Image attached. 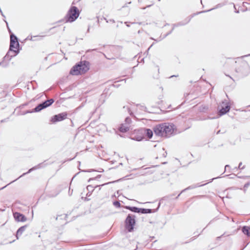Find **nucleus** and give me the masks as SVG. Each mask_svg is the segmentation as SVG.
Returning <instances> with one entry per match:
<instances>
[{
  "instance_id": "nucleus-34",
  "label": "nucleus",
  "mask_w": 250,
  "mask_h": 250,
  "mask_svg": "<svg viewBox=\"0 0 250 250\" xmlns=\"http://www.w3.org/2000/svg\"><path fill=\"white\" fill-rule=\"evenodd\" d=\"M250 185V182H247L244 186V188H248Z\"/></svg>"
},
{
  "instance_id": "nucleus-6",
  "label": "nucleus",
  "mask_w": 250,
  "mask_h": 250,
  "mask_svg": "<svg viewBox=\"0 0 250 250\" xmlns=\"http://www.w3.org/2000/svg\"><path fill=\"white\" fill-rule=\"evenodd\" d=\"M230 105L229 103H225L224 102H222V104L221 105L220 107L218 106V107L217 116L216 117H208V119H213L218 118L229 112L230 110Z\"/></svg>"
},
{
  "instance_id": "nucleus-58",
  "label": "nucleus",
  "mask_w": 250,
  "mask_h": 250,
  "mask_svg": "<svg viewBox=\"0 0 250 250\" xmlns=\"http://www.w3.org/2000/svg\"><path fill=\"white\" fill-rule=\"evenodd\" d=\"M167 163V162H163V163H162V164H163V165H165V164H166Z\"/></svg>"
},
{
  "instance_id": "nucleus-52",
  "label": "nucleus",
  "mask_w": 250,
  "mask_h": 250,
  "mask_svg": "<svg viewBox=\"0 0 250 250\" xmlns=\"http://www.w3.org/2000/svg\"><path fill=\"white\" fill-rule=\"evenodd\" d=\"M215 219V218H214L213 220H211V221L209 222V223L208 224V225H209L210 224H211V222H212L213 221H214Z\"/></svg>"
},
{
  "instance_id": "nucleus-44",
  "label": "nucleus",
  "mask_w": 250,
  "mask_h": 250,
  "mask_svg": "<svg viewBox=\"0 0 250 250\" xmlns=\"http://www.w3.org/2000/svg\"><path fill=\"white\" fill-rule=\"evenodd\" d=\"M167 155V151H165V152H164V153H163V156L164 157H166Z\"/></svg>"
},
{
  "instance_id": "nucleus-35",
  "label": "nucleus",
  "mask_w": 250,
  "mask_h": 250,
  "mask_svg": "<svg viewBox=\"0 0 250 250\" xmlns=\"http://www.w3.org/2000/svg\"><path fill=\"white\" fill-rule=\"evenodd\" d=\"M94 171H95V170L93 169H87V170H83L82 171L85 172H90Z\"/></svg>"
},
{
  "instance_id": "nucleus-26",
  "label": "nucleus",
  "mask_w": 250,
  "mask_h": 250,
  "mask_svg": "<svg viewBox=\"0 0 250 250\" xmlns=\"http://www.w3.org/2000/svg\"><path fill=\"white\" fill-rule=\"evenodd\" d=\"M125 122L126 124L129 125L131 122V119L130 117H127L125 118Z\"/></svg>"
},
{
  "instance_id": "nucleus-33",
  "label": "nucleus",
  "mask_w": 250,
  "mask_h": 250,
  "mask_svg": "<svg viewBox=\"0 0 250 250\" xmlns=\"http://www.w3.org/2000/svg\"><path fill=\"white\" fill-rule=\"evenodd\" d=\"M33 112H35V111H33V109L32 110H27L24 113H23L22 114L23 115H25L26 114H27V113H33Z\"/></svg>"
},
{
  "instance_id": "nucleus-24",
  "label": "nucleus",
  "mask_w": 250,
  "mask_h": 250,
  "mask_svg": "<svg viewBox=\"0 0 250 250\" xmlns=\"http://www.w3.org/2000/svg\"><path fill=\"white\" fill-rule=\"evenodd\" d=\"M195 188V185H191V186L188 187V188H185L184 189L182 190L181 191V192L175 198V199H177L183 192L186 191V190H189V189H193V188Z\"/></svg>"
},
{
  "instance_id": "nucleus-38",
  "label": "nucleus",
  "mask_w": 250,
  "mask_h": 250,
  "mask_svg": "<svg viewBox=\"0 0 250 250\" xmlns=\"http://www.w3.org/2000/svg\"><path fill=\"white\" fill-rule=\"evenodd\" d=\"M141 109L143 110H144L145 111H146L147 108L146 106H141Z\"/></svg>"
},
{
  "instance_id": "nucleus-39",
  "label": "nucleus",
  "mask_w": 250,
  "mask_h": 250,
  "mask_svg": "<svg viewBox=\"0 0 250 250\" xmlns=\"http://www.w3.org/2000/svg\"><path fill=\"white\" fill-rule=\"evenodd\" d=\"M26 174H27V173H26V172L23 173L22 175H21L20 176H19L17 179H19V178L26 175Z\"/></svg>"
},
{
  "instance_id": "nucleus-45",
  "label": "nucleus",
  "mask_w": 250,
  "mask_h": 250,
  "mask_svg": "<svg viewBox=\"0 0 250 250\" xmlns=\"http://www.w3.org/2000/svg\"><path fill=\"white\" fill-rule=\"evenodd\" d=\"M230 167L229 165H226V166H225V171H226V169H227V168L228 167Z\"/></svg>"
},
{
  "instance_id": "nucleus-61",
  "label": "nucleus",
  "mask_w": 250,
  "mask_h": 250,
  "mask_svg": "<svg viewBox=\"0 0 250 250\" xmlns=\"http://www.w3.org/2000/svg\"><path fill=\"white\" fill-rule=\"evenodd\" d=\"M169 25V23H167L165 24V26H166L167 25Z\"/></svg>"
},
{
  "instance_id": "nucleus-2",
  "label": "nucleus",
  "mask_w": 250,
  "mask_h": 250,
  "mask_svg": "<svg viewBox=\"0 0 250 250\" xmlns=\"http://www.w3.org/2000/svg\"><path fill=\"white\" fill-rule=\"evenodd\" d=\"M21 50V47H20V44L18 46V44H14V47L11 48V44H10L9 49L5 56L3 58L2 61L0 62V66L3 67H7L9 65V62H4L5 60L10 61L13 57L18 55L20 50Z\"/></svg>"
},
{
  "instance_id": "nucleus-1",
  "label": "nucleus",
  "mask_w": 250,
  "mask_h": 250,
  "mask_svg": "<svg viewBox=\"0 0 250 250\" xmlns=\"http://www.w3.org/2000/svg\"><path fill=\"white\" fill-rule=\"evenodd\" d=\"M175 129V126L173 124L165 123L154 126L153 131L157 136L169 138L174 134Z\"/></svg>"
},
{
  "instance_id": "nucleus-27",
  "label": "nucleus",
  "mask_w": 250,
  "mask_h": 250,
  "mask_svg": "<svg viewBox=\"0 0 250 250\" xmlns=\"http://www.w3.org/2000/svg\"><path fill=\"white\" fill-rule=\"evenodd\" d=\"M199 236V235H197L196 236H195L194 237H192L190 238V240L189 241H186V242H183L181 243V244H187L194 240H195L198 236Z\"/></svg>"
},
{
  "instance_id": "nucleus-10",
  "label": "nucleus",
  "mask_w": 250,
  "mask_h": 250,
  "mask_svg": "<svg viewBox=\"0 0 250 250\" xmlns=\"http://www.w3.org/2000/svg\"><path fill=\"white\" fill-rule=\"evenodd\" d=\"M3 21L6 24V26H7L8 32L10 34V44H11V48L14 47V44H18V46H19L20 43L19 42L18 38L11 30L10 28L9 27L8 23L7 21L5 20H3Z\"/></svg>"
},
{
  "instance_id": "nucleus-47",
  "label": "nucleus",
  "mask_w": 250,
  "mask_h": 250,
  "mask_svg": "<svg viewBox=\"0 0 250 250\" xmlns=\"http://www.w3.org/2000/svg\"><path fill=\"white\" fill-rule=\"evenodd\" d=\"M221 237H222L221 236L217 237L216 239V240L219 241V240H220V239H221Z\"/></svg>"
},
{
  "instance_id": "nucleus-14",
  "label": "nucleus",
  "mask_w": 250,
  "mask_h": 250,
  "mask_svg": "<svg viewBox=\"0 0 250 250\" xmlns=\"http://www.w3.org/2000/svg\"><path fill=\"white\" fill-rule=\"evenodd\" d=\"M160 205H161V203H160V202H159L158 203L157 208L155 209L140 208L139 213L148 214V213H155L158 210V209L160 208Z\"/></svg>"
},
{
  "instance_id": "nucleus-13",
  "label": "nucleus",
  "mask_w": 250,
  "mask_h": 250,
  "mask_svg": "<svg viewBox=\"0 0 250 250\" xmlns=\"http://www.w3.org/2000/svg\"><path fill=\"white\" fill-rule=\"evenodd\" d=\"M46 160L44 161V162L41 163L37 165V166H35L32 168H30L27 172L26 173L29 174L31 173L32 171L38 169H40L42 168H44L46 167L47 165L51 164V163L48 164L46 163Z\"/></svg>"
},
{
  "instance_id": "nucleus-7",
  "label": "nucleus",
  "mask_w": 250,
  "mask_h": 250,
  "mask_svg": "<svg viewBox=\"0 0 250 250\" xmlns=\"http://www.w3.org/2000/svg\"><path fill=\"white\" fill-rule=\"evenodd\" d=\"M235 72L241 77L247 76L250 72L248 63L246 61H242L240 66L235 68Z\"/></svg>"
},
{
  "instance_id": "nucleus-37",
  "label": "nucleus",
  "mask_w": 250,
  "mask_h": 250,
  "mask_svg": "<svg viewBox=\"0 0 250 250\" xmlns=\"http://www.w3.org/2000/svg\"><path fill=\"white\" fill-rule=\"evenodd\" d=\"M219 178H220V177H219V176L215 177V178H213L210 179V181L208 183H210V182H212L214 179H218Z\"/></svg>"
},
{
  "instance_id": "nucleus-57",
  "label": "nucleus",
  "mask_w": 250,
  "mask_h": 250,
  "mask_svg": "<svg viewBox=\"0 0 250 250\" xmlns=\"http://www.w3.org/2000/svg\"><path fill=\"white\" fill-rule=\"evenodd\" d=\"M104 20L106 21V22H108V21L105 18H104Z\"/></svg>"
},
{
  "instance_id": "nucleus-36",
  "label": "nucleus",
  "mask_w": 250,
  "mask_h": 250,
  "mask_svg": "<svg viewBox=\"0 0 250 250\" xmlns=\"http://www.w3.org/2000/svg\"><path fill=\"white\" fill-rule=\"evenodd\" d=\"M207 183L206 184H202V185H200L199 183H197L195 185V188H198V187H202V186H203L204 185H206Z\"/></svg>"
},
{
  "instance_id": "nucleus-31",
  "label": "nucleus",
  "mask_w": 250,
  "mask_h": 250,
  "mask_svg": "<svg viewBox=\"0 0 250 250\" xmlns=\"http://www.w3.org/2000/svg\"><path fill=\"white\" fill-rule=\"evenodd\" d=\"M123 108H124V109L126 108L127 109L128 112L129 114H130V115H131V116L133 115V112L130 110V108L128 106L126 107L125 106H124Z\"/></svg>"
},
{
  "instance_id": "nucleus-56",
  "label": "nucleus",
  "mask_w": 250,
  "mask_h": 250,
  "mask_svg": "<svg viewBox=\"0 0 250 250\" xmlns=\"http://www.w3.org/2000/svg\"><path fill=\"white\" fill-rule=\"evenodd\" d=\"M207 109V108H205V107H204L203 108V109L202 111H203V112H205V109Z\"/></svg>"
},
{
  "instance_id": "nucleus-23",
  "label": "nucleus",
  "mask_w": 250,
  "mask_h": 250,
  "mask_svg": "<svg viewBox=\"0 0 250 250\" xmlns=\"http://www.w3.org/2000/svg\"><path fill=\"white\" fill-rule=\"evenodd\" d=\"M242 232L247 236H250V226H244L242 228Z\"/></svg>"
},
{
  "instance_id": "nucleus-42",
  "label": "nucleus",
  "mask_w": 250,
  "mask_h": 250,
  "mask_svg": "<svg viewBox=\"0 0 250 250\" xmlns=\"http://www.w3.org/2000/svg\"><path fill=\"white\" fill-rule=\"evenodd\" d=\"M132 24H138L139 25H141L142 24V22H132L131 23Z\"/></svg>"
},
{
  "instance_id": "nucleus-53",
  "label": "nucleus",
  "mask_w": 250,
  "mask_h": 250,
  "mask_svg": "<svg viewBox=\"0 0 250 250\" xmlns=\"http://www.w3.org/2000/svg\"><path fill=\"white\" fill-rule=\"evenodd\" d=\"M234 12H235L236 13H239V10H237V9H235Z\"/></svg>"
},
{
  "instance_id": "nucleus-28",
  "label": "nucleus",
  "mask_w": 250,
  "mask_h": 250,
  "mask_svg": "<svg viewBox=\"0 0 250 250\" xmlns=\"http://www.w3.org/2000/svg\"><path fill=\"white\" fill-rule=\"evenodd\" d=\"M101 175H98L96 177L94 178H90L88 179V182H90L91 180H96L100 178L101 177Z\"/></svg>"
},
{
  "instance_id": "nucleus-46",
  "label": "nucleus",
  "mask_w": 250,
  "mask_h": 250,
  "mask_svg": "<svg viewBox=\"0 0 250 250\" xmlns=\"http://www.w3.org/2000/svg\"><path fill=\"white\" fill-rule=\"evenodd\" d=\"M125 23L126 24L127 27H130V25L128 24V22L127 21L125 22Z\"/></svg>"
},
{
  "instance_id": "nucleus-43",
  "label": "nucleus",
  "mask_w": 250,
  "mask_h": 250,
  "mask_svg": "<svg viewBox=\"0 0 250 250\" xmlns=\"http://www.w3.org/2000/svg\"><path fill=\"white\" fill-rule=\"evenodd\" d=\"M79 172H78V173H76V174H75L74 175V176L73 177V178H72V179H71V181L70 184L71 183L72 181L73 180V179H74V178H75V177H76L78 174H79Z\"/></svg>"
},
{
  "instance_id": "nucleus-21",
  "label": "nucleus",
  "mask_w": 250,
  "mask_h": 250,
  "mask_svg": "<svg viewBox=\"0 0 250 250\" xmlns=\"http://www.w3.org/2000/svg\"><path fill=\"white\" fill-rule=\"evenodd\" d=\"M124 208L125 209H128L132 212L139 213L140 208L136 207H131L129 206H124Z\"/></svg>"
},
{
  "instance_id": "nucleus-48",
  "label": "nucleus",
  "mask_w": 250,
  "mask_h": 250,
  "mask_svg": "<svg viewBox=\"0 0 250 250\" xmlns=\"http://www.w3.org/2000/svg\"><path fill=\"white\" fill-rule=\"evenodd\" d=\"M110 21V22H112L113 23H114L115 22V21L113 20V19H110L108 21Z\"/></svg>"
},
{
  "instance_id": "nucleus-22",
  "label": "nucleus",
  "mask_w": 250,
  "mask_h": 250,
  "mask_svg": "<svg viewBox=\"0 0 250 250\" xmlns=\"http://www.w3.org/2000/svg\"><path fill=\"white\" fill-rule=\"evenodd\" d=\"M129 127L128 125H125L124 124L120 125L118 130L122 133H125L129 130Z\"/></svg>"
},
{
  "instance_id": "nucleus-64",
  "label": "nucleus",
  "mask_w": 250,
  "mask_h": 250,
  "mask_svg": "<svg viewBox=\"0 0 250 250\" xmlns=\"http://www.w3.org/2000/svg\"><path fill=\"white\" fill-rule=\"evenodd\" d=\"M126 6H126V4H125V5H124V6H123V8H124V7H126Z\"/></svg>"
},
{
  "instance_id": "nucleus-9",
  "label": "nucleus",
  "mask_w": 250,
  "mask_h": 250,
  "mask_svg": "<svg viewBox=\"0 0 250 250\" xmlns=\"http://www.w3.org/2000/svg\"><path fill=\"white\" fill-rule=\"evenodd\" d=\"M68 114L66 112H63L58 114H56L50 119L51 124H56L57 122L62 121L67 118Z\"/></svg>"
},
{
  "instance_id": "nucleus-60",
  "label": "nucleus",
  "mask_w": 250,
  "mask_h": 250,
  "mask_svg": "<svg viewBox=\"0 0 250 250\" xmlns=\"http://www.w3.org/2000/svg\"><path fill=\"white\" fill-rule=\"evenodd\" d=\"M225 233H226L225 232V233H224L222 235H221V237L224 236V235H225Z\"/></svg>"
},
{
  "instance_id": "nucleus-18",
  "label": "nucleus",
  "mask_w": 250,
  "mask_h": 250,
  "mask_svg": "<svg viewBox=\"0 0 250 250\" xmlns=\"http://www.w3.org/2000/svg\"><path fill=\"white\" fill-rule=\"evenodd\" d=\"M193 17V16H192L191 17H188L186 19H185L184 21H180L179 22H177L176 23H174L172 24L173 27L174 28L176 27L181 26H184L186 25L187 23H188L191 20V18Z\"/></svg>"
},
{
  "instance_id": "nucleus-59",
  "label": "nucleus",
  "mask_w": 250,
  "mask_h": 250,
  "mask_svg": "<svg viewBox=\"0 0 250 250\" xmlns=\"http://www.w3.org/2000/svg\"><path fill=\"white\" fill-rule=\"evenodd\" d=\"M220 133V130H218L217 132V134H218Z\"/></svg>"
},
{
  "instance_id": "nucleus-55",
  "label": "nucleus",
  "mask_w": 250,
  "mask_h": 250,
  "mask_svg": "<svg viewBox=\"0 0 250 250\" xmlns=\"http://www.w3.org/2000/svg\"><path fill=\"white\" fill-rule=\"evenodd\" d=\"M143 62V63L144 62V58L141 60V62Z\"/></svg>"
},
{
  "instance_id": "nucleus-32",
  "label": "nucleus",
  "mask_w": 250,
  "mask_h": 250,
  "mask_svg": "<svg viewBox=\"0 0 250 250\" xmlns=\"http://www.w3.org/2000/svg\"><path fill=\"white\" fill-rule=\"evenodd\" d=\"M9 118L8 117V118H6L5 119L1 120L0 121V123H3L7 122H8L9 121Z\"/></svg>"
},
{
  "instance_id": "nucleus-12",
  "label": "nucleus",
  "mask_w": 250,
  "mask_h": 250,
  "mask_svg": "<svg viewBox=\"0 0 250 250\" xmlns=\"http://www.w3.org/2000/svg\"><path fill=\"white\" fill-rule=\"evenodd\" d=\"M46 160L44 161V162L41 163L37 165V166H35L32 168H30L27 172L26 173L29 174L31 173L32 171L38 169H40L42 168H44L46 167L47 165L51 164V163L48 164L46 163Z\"/></svg>"
},
{
  "instance_id": "nucleus-17",
  "label": "nucleus",
  "mask_w": 250,
  "mask_h": 250,
  "mask_svg": "<svg viewBox=\"0 0 250 250\" xmlns=\"http://www.w3.org/2000/svg\"><path fill=\"white\" fill-rule=\"evenodd\" d=\"M141 131L142 132L144 136L147 137L148 139H151L153 135V131L149 128H141Z\"/></svg>"
},
{
  "instance_id": "nucleus-54",
  "label": "nucleus",
  "mask_w": 250,
  "mask_h": 250,
  "mask_svg": "<svg viewBox=\"0 0 250 250\" xmlns=\"http://www.w3.org/2000/svg\"><path fill=\"white\" fill-rule=\"evenodd\" d=\"M152 45H151V46H150V47L147 49V51H146V52L147 53H148V50H149L150 48L151 47V46H152Z\"/></svg>"
},
{
  "instance_id": "nucleus-8",
  "label": "nucleus",
  "mask_w": 250,
  "mask_h": 250,
  "mask_svg": "<svg viewBox=\"0 0 250 250\" xmlns=\"http://www.w3.org/2000/svg\"><path fill=\"white\" fill-rule=\"evenodd\" d=\"M54 102V100L53 99H49L44 101L38 104L34 108H33V111H35V112H40L42 110L44 109L51 105Z\"/></svg>"
},
{
  "instance_id": "nucleus-25",
  "label": "nucleus",
  "mask_w": 250,
  "mask_h": 250,
  "mask_svg": "<svg viewBox=\"0 0 250 250\" xmlns=\"http://www.w3.org/2000/svg\"><path fill=\"white\" fill-rule=\"evenodd\" d=\"M113 204L116 208H120L121 206V203L119 201H114Z\"/></svg>"
},
{
  "instance_id": "nucleus-30",
  "label": "nucleus",
  "mask_w": 250,
  "mask_h": 250,
  "mask_svg": "<svg viewBox=\"0 0 250 250\" xmlns=\"http://www.w3.org/2000/svg\"><path fill=\"white\" fill-rule=\"evenodd\" d=\"M174 29V27H172V28L171 29V30L169 32H167V33L166 34L164 35V36H163V37L162 38V39H163L165 38L166 37H167V36H168L169 35L171 34L172 31H173Z\"/></svg>"
},
{
  "instance_id": "nucleus-51",
  "label": "nucleus",
  "mask_w": 250,
  "mask_h": 250,
  "mask_svg": "<svg viewBox=\"0 0 250 250\" xmlns=\"http://www.w3.org/2000/svg\"><path fill=\"white\" fill-rule=\"evenodd\" d=\"M248 56H250V54H248V55H244V56H242V58L246 57Z\"/></svg>"
},
{
  "instance_id": "nucleus-29",
  "label": "nucleus",
  "mask_w": 250,
  "mask_h": 250,
  "mask_svg": "<svg viewBox=\"0 0 250 250\" xmlns=\"http://www.w3.org/2000/svg\"><path fill=\"white\" fill-rule=\"evenodd\" d=\"M242 162H240L239 164V165H238V167H235L234 168V169H243L244 168H245V166H244L243 167H241V166H242Z\"/></svg>"
},
{
  "instance_id": "nucleus-63",
  "label": "nucleus",
  "mask_w": 250,
  "mask_h": 250,
  "mask_svg": "<svg viewBox=\"0 0 250 250\" xmlns=\"http://www.w3.org/2000/svg\"><path fill=\"white\" fill-rule=\"evenodd\" d=\"M125 81V82L126 79H123V80H121L120 81H121V82H122V81Z\"/></svg>"
},
{
  "instance_id": "nucleus-50",
  "label": "nucleus",
  "mask_w": 250,
  "mask_h": 250,
  "mask_svg": "<svg viewBox=\"0 0 250 250\" xmlns=\"http://www.w3.org/2000/svg\"><path fill=\"white\" fill-rule=\"evenodd\" d=\"M33 84V89H35L37 88V86L34 85L33 84Z\"/></svg>"
},
{
  "instance_id": "nucleus-11",
  "label": "nucleus",
  "mask_w": 250,
  "mask_h": 250,
  "mask_svg": "<svg viewBox=\"0 0 250 250\" xmlns=\"http://www.w3.org/2000/svg\"><path fill=\"white\" fill-rule=\"evenodd\" d=\"M130 139L132 140L140 142L145 139V136H143L141 129H138L134 135L130 137Z\"/></svg>"
},
{
  "instance_id": "nucleus-15",
  "label": "nucleus",
  "mask_w": 250,
  "mask_h": 250,
  "mask_svg": "<svg viewBox=\"0 0 250 250\" xmlns=\"http://www.w3.org/2000/svg\"><path fill=\"white\" fill-rule=\"evenodd\" d=\"M13 216L15 220L17 222H24L27 220L26 217L20 212H16L14 213Z\"/></svg>"
},
{
  "instance_id": "nucleus-62",
  "label": "nucleus",
  "mask_w": 250,
  "mask_h": 250,
  "mask_svg": "<svg viewBox=\"0 0 250 250\" xmlns=\"http://www.w3.org/2000/svg\"><path fill=\"white\" fill-rule=\"evenodd\" d=\"M205 195H200L199 196L200 197H205Z\"/></svg>"
},
{
  "instance_id": "nucleus-19",
  "label": "nucleus",
  "mask_w": 250,
  "mask_h": 250,
  "mask_svg": "<svg viewBox=\"0 0 250 250\" xmlns=\"http://www.w3.org/2000/svg\"><path fill=\"white\" fill-rule=\"evenodd\" d=\"M28 225H25L21 227L18 229L16 232V238L17 239H19V237L21 236L22 234V233L25 231L26 229L27 228Z\"/></svg>"
},
{
  "instance_id": "nucleus-3",
  "label": "nucleus",
  "mask_w": 250,
  "mask_h": 250,
  "mask_svg": "<svg viewBox=\"0 0 250 250\" xmlns=\"http://www.w3.org/2000/svg\"><path fill=\"white\" fill-rule=\"evenodd\" d=\"M89 69V62L87 61H82L74 65L70 71L72 75H79L85 74Z\"/></svg>"
},
{
  "instance_id": "nucleus-40",
  "label": "nucleus",
  "mask_w": 250,
  "mask_h": 250,
  "mask_svg": "<svg viewBox=\"0 0 250 250\" xmlns=\"http://www.w3.org/2000/svg\"><path fill=\"white\" fill-rule=\"evenodd\" d=\"M72 192H73V190H72L71 191L70 190V188H69V191H68V194L70 196L72 195Z\"/></svg>"
},
{
  "instance_id": "nucleus-5",
  "label": "nucleus",
  "mask_w": 250,
  "mask_h": 250,
  "mask_svg": "<svg viewBox=\"0 0 250 250\" xmlns=\"http://www.w3.org/2000/svg\"><path fill=\"white\" fill-rule=\"evenodd\" d=\"M135 218V215L129 213L125 220V228L128 232H131L134 230L136 223Z\"/></svg>"
},
{
  "instance_id": "nucleus-41",
  "label": "nucleus",
  "mask_w": 250,
  "mask_h": 250,
  "mask_svg": "<svg viewBox=\"0 0 250 250\" xmlns=\"http://www.w3.org/2000/svg\"><path fill=\"white\" fill-rule=\"evenodd\" d=\"M152 5H148L147 6H146V7H143L142 8V9L144 10V9H146V8H148V7H149L151 6Z\"/></svg>"
},
{
  "instance_id": "nucleus-16",
  "label": "nucleus",
  "mask_w": 250,
  "mask_h": 250,
  "mask_svg": "<svg viewBox=\"0 0 250 250\" xmlns=\"http://www.w3.org/2000/svg\"><path fill=\"white\" fill-rule=\"evenodd\" d=\"M120 180L119 179V180L113 181H112V182H109L105 183L104 184H102V185H96L95 187H93L92 185H88V186H87L86 188H87V189L89 191H91V192H92L94 190V189H95L97 187H100L99 190H100L101 189V187H103V186H104L105 185H109V184H112V183H114L117 182H118Z\"/></svg>"
},
{
  "instance_id": "nucleus-4",
  "label": "nucleus",
  "mask_w": 250,
  "mask_h": 250,
  "mask_svg": "<svg viewBox=\"0 0 250 250\" xmlns=\"http://www.w3.org/2000/svg\"><path fill=\"white\" fill-rule=\"evenodd\" d=\"M80 12L75 6H71L64 17L65 22H72L79 17Z\"/></svg>"
},
{
  "instance_id": "nucleus-20",
  "label": "nucleus",
  "mask_w": 250,
  "mask_h": 250,
  "mask_svg": "<svg viewBox=\"0 0 250 250\" xmlns=\"http://www.w3.org/2000/svg\"><path fill=\"white\" fill-rule=\"evenodd\" d=\"M226 4V2H223V3H219L218 4H217L213 8H212L209 10H204V11H201V12H199L197 13V14H201V13H206V12H209V11H211L214 9H217V8H220V7H222V6L225 5Z\"/></svg>"
},
{
  "instance_id": "nucleus-49",
  "label": "nucleus",
  "mask_w": 250,
  "mask_h": 250,
  "mask_svg": "<svg viewBox=\"0 0 250 250\" xmlns=\"http://www.w3.org/2000/svg\"><path fill=\"white\" fill-rule=\"evenodd\" d=\"M5 107H6V106H1L0 105V109L2 110V109H4V108H5Z\"/></svg>"
}]
</instances>
